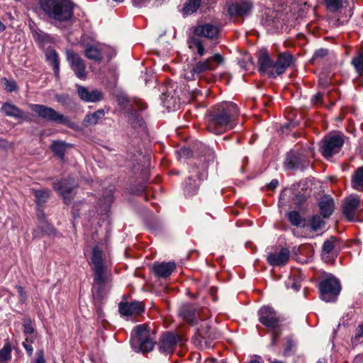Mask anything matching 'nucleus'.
I'll list each match as a JSON object with an SVG mask.
<instances>
[{
	"mask_svg": "<svg viewBox=\"0 0 363 363\" xmlns=\"http://www.w3.org/2000/svg\"><path fill=\"white\" fill-rule=\"evenodd\" d=\"M239 115L237 106L231 102H223L214 106L208 116L207 130L220 135L234 128Z\"/></svg>",
	"mask_w": 363,
	"mask_h": 363,
	"instance_id": "f257e3e1",
	"label": "nucleus"
},
{
	"mask_svg": "<svg viewBox=\"0 0 363 363\" xmlns=\"http://www.w3.org/2000/svg\"><path fill=\"white\" fill-rule=\"evenodd\" d=\"M106 241L99 242L92 251L91 262L94 265V283L92 286L93 295L95 298H101L110 289L111 275L106 272L104 265Z\"/></svg>",
	"mask_w": 363,
	"mask_h": 363,
	"instance_id": "f03ea898",
	"label": "nucleus"
},
{
	"mask_svg": "<svg viewBox=\"0 0 363 363\" xmlns=\"http://www.w3.org/2000/svg\"><path fill=\"white\" fill-rule=\"evenodd\" d=\"M219 35L220 29L216 25L212 23L199 24L194 27L192 34L188 38V47L193 52L202 57L205 55L206 50L204 48L205 40L201 38L216 40Z\"/></svg>",
	"mask_w": 363,
	"mask_h": 363,
	"instance_id": "7ed1b4c3",
	"label": "nucleus"
},
{
	"mask_svg": "<svg viewBox=\"0 0 363 363\" xmlns=\"http://www.w3.org/2000/svg\"><path fill=\"white\" fill-rule=\"evenodd\" d=\"M179 315L184 320L192 325H198L199 320L202 323L197 329L198 335L202 338L209 337L208 330L210 329L207 319L210 317V312L207 308H197L195 306L183 304L179 310Z\"/></svg>",
	"mask_w": 363,
	"mask_h": 363,
	"instance_id": "20e7f679",
	"label": "nucleus"
},
{
	"mask_svg": "<svg viewBox=\"0 0 363 363\" xmlns=\"http://www.w3.org/2000/svg\"><path fill=\"white\" fill-rule=\"evenodd\" d=\"M42 10L51 18L67 22L72 20L73 9L69 0H40Z\"/></svg>",
	"mask_w": 363,
	"mask_h": 363,
	"instance_id": "39448f33",
	"label": "nucleus"
},
{
	"mask_svg": "<svg viewBox=\"0 0 363 363\" xmlns=\"http://www.w3.org/2000/svg\"><path fill=\"white\" fill-rule=\"evenodd\" d=\"M28 106L36 116L46 121L62 124L72 129L77 128V125L71 121L69 118L60 113L51 107L35 104H30Z\"/></svg>",
	"mask_w": 363,
	"mask_h": 363,
	"instance_id": "423d86ee",
	"label": "nucleus"
},
{
	"mask_svg": "<svg viewBox=\"0 0 363 363\" xmlns=\"http://www.w3.org/2000/svg\"><path fill=\"white\" fill-rule=\"evenodd\" d=\"M154 339L153 335L150 334V329L146 325H139L133 329L131 345L136 351L147 352L154 347Z\"/></svg>",
	"mask_w": 363,
	"mask_h": 363,
	"instance_id": "0eeeda50",
	"label": "nucleus"
},
{
	"mask_svg": "<svg viewBox=\"0 0 363 363\" xmlns=\"http://www.w3.org/2000/svg\"><path fill=\"white\" fill-rule=\"evenodd\" d=\"M312 149L307 147L301 150H291L287 153L284 167L288 169H303L308 166V155Z\"/></svg>",
	"mask_w": 363,
	"mask_h": 363,
	"instance_id": "6e6552de",
	"label": "nucleus"
},
{
	"mask_svg": "<svg viewBox=\"0 0 363 363\" xmlns=\"http://www.w3.org/2000/svg\"><path fill=\"white\" fill-rule=\"evenodd\" d=\"M319 290L323 300L334 301L340 291V284L336 278L329 277L320 283Z\"/></svg>",
	"mask_w": 363,
	"mask_h": 363,
	"instance_id": "1a4fd4ad",
	"label": "nucleus"
},
{
	"mask_svg": "<svg viewBox=\"0 0 363 363\" xmlns=\"http://www.w3.org/2000/svg\"><path fill=\"white\" fill-rule=\"evenodd\" d=\"M53 189L63 198L65 203H69L75 194L74 189L77 187V183L72 179H61L55 181Z\"/></svg>",
	"mask_w": 363,
	"mask_h": 363,
	"instance_id": "9d476101",
	"label": "nucleus"
},
{
	"mask_svg": "<svg viewBox=\"0 0 363 363\" xmlns=\"http://www.w3.org/2000/svg\"><path fill=\"white\" fill-rule=\"evenodd\" d=\"M343 144L344 139L342 135H335L333 136H327L323 140L321 152L325 158L329 159L332 157L333 155L340 152Z\"/></svg>",
	"mask_w": 363,
	"mask_h": 363,
	"instance_id": "9b49d317",
	"label": "nucleus"
},
{
	"mask_svg": "<svg viewBox=\"0 0 363 363\" xmlns=\"http://www.w3.org/2000/svg\"><path fill=\"white\" fill-rule=\"evenodd\" d=\"M259 321L269 330L279 328L281 319L273 308L264 306L258 311Z\"/></svg>",
	"mask_w": 363,
	"mask_h": 363,
	"instance_id": "f8f14e48",
	"label": "nucleus"
},
{
	"mask_svg": "<svg viewBox=\"0 0 363 363\" xmlns=\"http://www.w3.org/2000/svg\"><path fill=\"white\" fill-rule=\"evenodd\" d=\"M224 58L220 54H215L213 56L207 58L206 60L199 61L193 66V72H196L200 77L201 74L216 69L221 65Z\"/></svg>",
	"mask_w": 363,
	"mask_h": 363,
	"instance_id": "ddd939ff",
	"label": "nucleus"
},
{
	"mask_svg": "<svg viewBox=\"0 0 363 363\" xmlns=\"http://www.w3.org/2000/svg\"><path fill=\"white\" fill-rule=\"evenodd\" d=\"M360 207V199L357 196H350L346 198L342 204V213L349 220L357 218V211Z\"/></svg>",
	"mask_w": 363,
	"mask_h": 363,
	"instance_id": "4468645a",
	"label": "nucleus"
},
{
	"mask_svg": "<svg viewBox=\"0 0 363 363\" xmlns=\"http://www.w3.org/2000/svg\"><path fill=\"white\" fill-rule=\"evenodd\" d=\"M67 58L75 75L79 79H85L86 77V66L79 55L72 51H67Z\"/></svg>",
	"mask_w": 363,
	"mask_h": 363,
	"instance_id": "2eb2a0df",
	"label": "nucleus"
},
{
	"mask_svg": "<svg viewBox=\"0 0 363 363\" xmlns=\"http://www.w3.org/2000/svg\"><path fill=\"white\" fill-rule=\"evenodd\" d=\"M293 56L289 52L280 53L274 65V71H271V77L275 78L282 74L291 65Z\"/></svg>",
	"mask_w": 363,
	"mask_h": 363,
	"instance_id": "dca6fc26",
	"label": "nucleus"
},
{
	"mask_svg": "<svg viewBox=\"0 0 363 363\" xmlns=\"http://www.w3.org/2000/svg\"><path fill=\"white\" fill-rule=\"evenodd\" d=\"M179 337L174 333H168L164 334L160 339L159 343V351L161 353L168 354L174 352Z\"/></svg>",
	"mask_w": 363,
	"mask_h": 363,
	"instance_id": "f3484780",
	"label": "nucleus"
},
{
	"mask_svg": "<svg viewBox=\"0 0 363 363\" xmlns=\"http://www.w3.org/2000/svg\"><path fill=\"white\" fill-rule=\"evenodd\" d=\"M290 257V252L288 248L283 247L279 251L269 252L267 260L271 266H284L285 265Z\"/></svg>",
	"mask_w": 363,
	"mask_h": 363,
	"instance_id": "a211bd4d",
	"label": "nucleus"
},
{
	"mask_svg": "<svg viewBox=\"0 0 363 363\" xmlns=\"http://www.w3.org/2000/svg\"><path fill=\"white\" fill-rule=\"evenodd\" d=\"M77 94L79 98L85 102L96 103L104 99V94L98 89L89 90L85 86H79Z\"/></svg>",
	"mask_w": 363,
	"mask_h": 363,
	"instance_id": "6ab92c4d",
	"label": "nucleus"
},
{
	"mask_svg": "<svg viewBox=\"0 0 363 363\" xmlns=\"http://www.w3.org/2000/svg\"><path fill=\"white\" fill-rule=\"evenodd\" d=\"M196 169V167L192 168V169L190 171L191 176L189 177L188 181L185 182L184 191L185 194L187 195L193 194L198 190L199 184L194 179L195 177H197V179L199 181L203 180L205 178H206L207 174L205 170L200 172L199 175L194 176V173L197 172Z\"/></svg>",
	"mask_w": 363,
	"mask_h": 363,
	"instance_id": "aec40b11",
	"label": "nucleus"
},
{
	"mask_svg": "<svg viewBox=\"0 0 363 363\" xmlns=\"http://www.w3.org/2000/svg\"><path fill=\"white\" fill-rule=\"evenodd\" d=\"M252 7V3L250 1L241 0L230 5L228 13L231 16H244L250 12Z\"/></svg>",
	"mask_w": 363,
	"mask_h": 363,
	"instance_id": "412c9836",
	"label": "nucleus"
},
{
	"mask_svg": "<svg viewBox=\"0 0 363 363\" xmlns=\"http://www.w3.org/2000/svg\"><path fill=\"white\" fill-rule=\"evenodd\" d=\"M143 311V305L139 301L121 303L119 304V312L123 315L128 316L135 314H140Z\"/></svg>",
	"mask_w": 363,
	"mask_h": 363,
	"instance_id": "4be33fe9",
	"label": "nucleus"
},
{
	"mask_svg": "<svg viewBox=\"0 0 363 363\" xmlns=\"http://www.w3.org/2000/svg\"><path fill=\"white\" fill-rule=\"evenodd\" d=\"M175 268L176 264L174 262H161L154 264L152 270L158 277L167 278L172 273Z\"/></svg>",
	"mask_w": 363,
	"mask_h": 363,
	"instance_id": "5701e85b",
	"label": "nucleus"
},
{
	"mask_svg": "<svg viewBox=\"0 0 363 363\" xmlns=\"http://www.w3.org/2000/svg\"><path fill=\"white\" fill-rule=\"evenodd\" d=\"M320 211L323 218L330 217L334 211L335 205L333 199L330 196L323 197L318 203Z\"/></svg>",
	"mask_w": 363,
	"mask_h": 363,
	"instance_id": "b1692460",
	"label": "nucleus"
},
{
	"mask_svg": "<svg viewBox=\"0 0 363 363\" xmlns=\"http://www.w3.org/2000/svg\"><path fill=\"white\" fill-rule=\"evenodd\" d=\"M1 109L4 111V113L8 116L13 117L18 119L27 120L26 113L22 110H21L20 108H18L17 106L12 104H4Z\"/></svg>",
	"mask_w": 363,
	"mask_h": 363,
	"instance_id": "393cba45",
	"label": "nucleus"
},
{
	"mask_svg": "<svg viewBox=\"0 0 363 363\" xmlns=\"http://www.w3.org/2000/svg\"><path fill=\"white\" fill-rule=\"evenodd\" d=\"M258 63L260 71L268 72L271 76V71H274V62L267 52H262L259 56Z\"/></svg>",
	"mask_w": 363,
	"mask_h": 363,
	"instance_id": "a878e982",
	"label": "nucleus"
},
{
	"mask_svg": "<svg viewBox=\"0 0 363 363\" xmlns=\"http://www.w3.org/2000/svg\"><path fill=\"white\" fill-rule=\"evenodd\" d=\"M337 245V240L335 237H330L325 240L322 247V258L325 262L330 260V254Z\"/></svg>",
	"mask_w": 363,
	"mask_h": 363,
	"instance_id": "bb28decb",
	"label": "nucleus"
},
{
	"mask_svg": "<svg viewBox=\"0 0 363 363\" xmlns=\"http://www.w3.org/2000/svg\"><path fill=\"white\" fill-rule=\"evenodd\" d=\"M47 60L52 66L55 76L57 77L60 73V60L57 53L55 50L48 48L45 51Z\"/></svg>",
	"mask_w": 363,
	"mask_h": 363,
	"instance_id": "cd10ccee",
	"label": "nucleus"
},
{
	"mask_svg": "<svg viewBox=\"0 0 363 363\" xmlns=\"http://www.w3.org/2000/svg\"><path fill=\"white\" fill-rule=\"evenodd\" d=\"M351 184L356 191L363 192V166L358 167L353 173Z\"/></svg>",
	"mask_w": 363,
	"mask_h": 363,
	"instance_id": "c85d7f7f",
	"label": "nucleus"
},
{
	"mask_svg": "<svg viewBox=\"0 0 363 363\" xmlns=\"http://www.w3.org/2000/svg\"><path fill=\"white\" fill-rule=\"evenodd\" d=\"M105 115L103 109H99L94 113L86 114L83 120V125L85 127L95 125L98 123L99 120L102 118Z\"/></svg>",
	"mask_w": 363,
	"mask_h": 363,
	"instance_id": "c756f323",
	"label": "nucleus"
},
{
	"mask_svg": "<svg viewBox=\"0 0 363 363\" xmlns=\"http://www.w3.org/2000/svg\"><path fill=\"white\" fill-rule=\"evenodd\" d=\"M84 53L86 57L91 60L100 62L103 59V55L101 50L96 45H88Z\"/></svg>",
	"mask_w": 363,
	"mask_h": 363,
	"instance_id": "7c9ffc66",
	"label": "nucleus"
},
{
	"mask_svg": "<svg viewBox=\"0 0 363 363\" xmlns=\"http://www.w3.org/2000/svg\"><path fill=\"white\" fill-rule=\"evenodd\" d=\"M33 194L35 197V202L38 206L43 205L49 199L51 191L48 189H42L39 190H33Z\"/></svg>",
	"mask_w": 363,
	"mask_h": 363,
	"instance_id": "2f4dec72",
	"label": "nucleus"
},
{
	"mask_svg": "<svg viewBox=\"0 0 363 363\" xmlns=\"http://www.w3.org/2000/svg\"><path fill=\"white\" fill-rule=\"evenodd\" d=\"M162 100L164 106L168 109H175L179 105V99L177 97L170 96L169 94H163Z\"/></svg>",
	"mask_w": 363,
	"mask_h": 363,
	"instance_id": "473e14b6",
	"label": "nucleus"
},
{
	"mask_svg": "<svg viewBox=\"0 0 363 363\" xmlns=\"http://www.w3.org/2000/svg\"><path fill=\"white\" fill-rule=\"evenodd\" d=\"M201 0H188L184 4L183 12L186 15H190L198 10L201 5Z\"/></svg>",
	"mask_w": 363,
	"mask_h": 363,
	"instance_id": "72a5a7b5",
	"label": "nucleus"
},
{
	"mask_svg": "<svg viewBox=\"0 0 363 363\" xmlns=\"http://www.w3.org/2000/svg\"><path fill=\"white\" fill-rule=\"evenodd\" d=\"M113 189H106L102 194V198H101L99 200L100 205L104 206V210H106L109 207L110 204L113 202Z\"/></svg>",
	"mask_w": 363,
	"mask_h": 363,
	"instance_id": "f704fd0d",
	"label": "nucleus"
},
{
	"mask_svg": "<svg viewBox=\"0 0 363 363\" xmlns=\"http://www.w3.org/2000/svg\"><path fill=\"white\" fill-rule=\"evenodd\" d=\"M287 217L291 225L298 227L304 224V219L298 211H292L287 213Z\"/></svg>",
	"mask_w": 363,
	"mask_h": 363,
	"instance_id": "c9c22d12",
	"label": "nucleus"
},
{
	"mask_svg": "<svg viewBox=\"0 0 363 363\" xmlns=\"http://www.w3.org/2000/svg\"><path fill=\"white\" fill-rule=\"evenodd\" d=\"M69 146L68 144L65 142L56 140L54 141L52 144L51 149L53 152L57 154L59 156H62L66 148Z\"/></svg>",
	"mask_w": 363,
	"mask_h": 363,
	"instance_id": "e433bc0d",
	"label": "nucleus"
},
{
	"mask_svg": "<svg viewBox=\"0 0 363 363\" xmlns=\"http://www.w3.org/2000/svg\"><path fill=\"white\" fill-rule=\"evenodd\" d=\"M324 225V220L318 215L313 216L309 223V225L313 231H317L321 229Z\"/></svg>",
	"mask_w": 363,
	"mask_h": 363,
	"instance_id": "4c0bfd02",
	"label": "nucleus"
},
{
	"mask_svg": "<svg viewBox=\"0 0 363 363\" xmlns=\"http://www.w3.org/2000/svg\"><path fill=\"white\" fill-rule=\"evenodd\" d=\"M11 357V347L9 343L4 345L0 350V362L8 361Z\"/></svg>",
	"mask_w": 363,
	"mask_h": 363,
	"instance_id": "58836bf2",
	"label": "nucleus"
},
{
	"mask_svg": "<svg viewBox=\"0 0 363 363\" xmlns=\"http://www.w3.org/2000/svg\"><path fill=\"white\" fill-rule=\"evenodd\" d=\"M352 64L359 74L363 75V54H360L354 57L352 59Z\"/></svg>",
	"mask_w": 363,
	"mask_h": 363,
	"instance_id": "ea45409f",
	"label": "nucleus"
},
{
	"mask_svg": "<svg viewBox=\"0 0 363 363\" xmlns=\"http://www.w3.org/2000/svg\"><path fill=\"white\" fill-rule=\"evenodd\" d=\"M325 4L327 9L332 12H335L342 7V0H325Z\"/></svg>",
	"mask_w": 363,
	"mask_h": 363,
	"instance_id": "a19ab883",
	"label": "nucleus"
},
{
	"mask_svg": "<svg viewBox=\"0 0 363 363\" xmlns=\"http://www.w3.org/2000/svg\"><path fill=\"white\" fill-rule=\"evenodd\" d=\"M23 332L25 334H32L34 332V328L32 321L29 318H25L23 323Z\"/></svg>",
	"mask_w": 363,
	"mask_h": 363,
	"instance_id": "79ce46f5",
	"label": "nucleus"
},
{
	"mask_svg": "<svg viewBox=\"0 0 363 363\" xmlns=\"http://www.w3.org/2000/svg\"><path fill=\"white\" fill-rule=\"evenodd\" d=\"M328 51L327 49H324V48L318 49L314 52L313 56L312 57L311 61L313 62L317 59H319V58L322 59L324 57H325L328 55Z\"/></svg>",
	"mask_w": 363,
	"mask_h": 363,
	"instance_id": "37998d69",
	"label": "nucleus"
},
{
	"mask_svg": "<svg viewBox=\"0 0 363 363\" xmlns=\"http://www.w3.org/2000/svg\"><path fill=\"white\" fill-rule=\"evenodd\" d=\"M184 77L185 79L187 81H192V80H195L196 79H200V77L198 76L197 73L193 72V67L189 70L185 71V72L184 74Z\"/></svg>",
	"mask_w": 363,
	"mask_h": 363,
	"instance_id": "c03bdc74",
	"label": "nucleus"
},
{
	"mask_svg": "<svg viewBox=\"0 0 363 363\" xmlns=\"http://www.w3.org/2000/svg\"><path fill=\"white\" fill-rule=\"evenodd\" d=\"M4 85L6 86V89L11 92L16 89L17 85L15 81L13 80H8L7 79L4 78Z\"/></svg>",
	"mask_w": 363,
	"mask_h": 363,
	"instance_id": "a18cd8bd",
	"label": "nucleus"
},
{
	"mask_svg": "<svg viewBox=\"0 0 363 363\" xmlns=\"http://www.w3.org/2000/svg\"><path fill=\"white\" fill-rule=\"evenodd\" d=\"M39 228H40L42 229V231L43 233H48V234H52L55 231L52 226H51L48 223L44 222V221L41 222Z\"/></svg>",
	"mask_w": 363,
	"mask_h": 363,
	"instance_id": "49530a36",
	"label": "nucleus"
},
{
	"mask_svg": "<svg viewBox=\"0 0 363 363\" xmlns=\"http://www.w3.org/2000/svg\"><path fill=\"white\" fill-rule=\"evenodd\" d=\"M116 101L118 105L123 108L127 107L129 102L128 98L122 94L117 96Z\"/></svg>",
	"mask_w": 363,
	"mask_h": 363,
	"instance_id": "de8ad7c7",
	"label": "nucleus"
},
{
	"mask_svg": "<svg viewBox=\"0 0 363 363\" xmlns=\"http://www.w3.org/2000/svg\"><path fill=\"white\" fill-rule=\"evenodd\" d=\"M362 337H363V323L359 325L356 329L354 342H359Z\"/></svg>",
	"mask_w": 363,
	"mask_h": 363,
	"instance_id": "09e8293b",
	"label": "nucleus"
},
{
	"mask_svg": "<svg viewBox=\"0 0 363 363\" xmlns=\"http://www.w3.org/2000/svg\"><path fill=\"white\" fill-rule=\"evenodd\" d=\"M13 146V143L6 139L0 138V150H8Z\"/></svg>",
	"mask_w": 363,
	"mask_h": 363,
	"instance_id": "8fccbe9b",
	"label": "nucleus"
},
{
	"mask_svg": "<svg viewBox=\"0 0 363 363\" xmlns=\"http://www.w3.org/2000/svg\"><path fill=\"white\" fill-rule=\"evenodd\" d=\"M17 291L20 296V300L21 302H24L26 300L27 296L23 291V289L21 286H16Z\"/></svg>",
	"mask_w": 363,
	"mask_h": 363,
	"instance_id": "3c124183",
	"label": "nucleus"
},
{
	"mask_svg": "<svg viewBox=\"0 0 363 363\" xmlns=\"http://www.w3.org/2000/svg\"><path fill=\"white\" fill-rule=\"evenodd\" d=\"M272 332V345H274L275 343V340L279 337L281 335V331L279 330V328L274 330H271Z\"/></svg>",
	"mask_w": 363,
	"mask_h": 363,
	"instance_id": "603ef678",
	"label": "nucleus"
},
{
	"mask_svg": "<svg viewBox=\"0 0 363 363\" xmlns=\"http://www.w3.org/2000/svg\"><path fill=\"white\" fill-rule=\"evenodd\" d=\"M28 340L26 339V342H23V345L24 348L26 349V350L27 351V352L29 354H31L33 351V348L30 344L28 343Z\"/></svg>",
	"mask_w": 363,
	"mask_h": 363,
	"instance_id": "864d4df0",
	"label": "nucleus"
},
{
	"mask_svg": "<svg viewBox=\"0 0 363 363\" xmlns=\"http://www.w3.org/2000/svg\"><path fill=\"white\" fill-rule=\"evenodd\" d=\"M279 184L277 179H272L270 183L267 185L268 190H274Z\"/></svg>",
	"mask_w": 363,
	"mask_h": 363,
	"instance_id": "5fc2aeb1",
	"label": "nucleus"
},
{
	"mask_svg": "<svg viewBox=\"0 0 363 363\" xmlns=\"http://www.w3.org/2000/svg\"><path fill=\"white\" fill-rule=\"evenodd\" d=\"M150 0H133L134 6L141 7L145 5Z\"/></svg>",
	"mask_w": 363,
	"mask_h": 363,
	"instance_id": "6e6d98bb",
	"label": "nucleus"
},
{
	"mask_svg": "<svg viewBox=\"0 0 363 363\" xmlns=\"http://www.w3.org/2000/svg\"><path fill=\"white\" fill-rule=\"evenodd\" d=\"M293 346H294L293 341L292 340H288L287 341V346H286V350H285V354H288L289 351L291 350V349L292 348Z\"/></svg>",
	"mask_w": 363,
	"mask_h": 363,
	"instance_id": "4d7b16f0",
	"label": "nucleus"
},
{
	"mask_svg": "<svg viewBox=\"0 0 363 363\" xmlns=\"http://www.w3.org/2000/svg\"><path fill=\"white\" fill-rule=\"evenodd\" d=\"M35 363H46L43 354L38 355L35 361Z\"/></svg>",
	"mask_w": 363,
	"mask_h": 363,
	"instance_id": "13d9d810",
	"label": "nucleus"
},
{
	"mask_svg": "<svg viewBox=\"0 0 363 363\" xmlns=\"http://www.w3.org/2000/svg\"><path fill=\"white\" fill-rule=\"evenodd\" d=\"M323 95L320 93H318L314 96V99L315 101H319L322 99Z\"/></svg>",
	"mask_w": 363,
	"mask_h": 363,
	"instance_id": "bf43d9fd",
	"label": "nucleus"
},
{
	"mask_svg": "<svg viewBox=\"0 0 363 363\" xmlns=\"http://www.w3.org/2000/svg\"><path fill=\"white\" fill-rule=\"evenodd\" d=\"M199 94H201V91H200L195 90V91H192L191 95H192V97H196V96H197Z\"/></svg>",
	"mask_w": 363,
	"mask_h": 363,
	"instance_id": "052dcab7",
	"label": "nucleus"
},
{
	"mask_svg": "<svg viewBox=\"0 0 363 363\" xmlns=\"http://www.w3.org/2000/svg\"><path fill=\"white\" fill-rule=\"evenodd\" d=\"M34 237H38L40 236V233L38 232V228L35 230L33 232Z\"/></svg>",
	"mask_w": 363,
	"mask_h": 363,
	"instance_id": "680f3d73",
	"label": "nucleus"
},
{
	"mask_svg": "<svg viewBox=\"0 0 363 363\" xmlns=\"http://www.w3.org/2000/svg\"><path fill=\"white\" fill-rule=\"evenodd\" d=\"M205 363H215V360L213 359H206Z\"/></svg>",
	"mask_w": 363,
	"mask_h": 363,
	"instance_id": "e2e57ef3",
	"label": "nucleus"
},
{
	"mask_svg": "<svg viewBox=\"0 0 363 363\" xmlns=\"http://www.w3.org/2000/svg\"><path fill=\"white\" fill-rule=\"evenodd\" d=\"M293 287L295 289L296 291H298L299 289V286L296 284H294Z\"/></svg>",
	"mask_w": 363,
	"mask_h": 363,
	"instance_id": "0e129e2a",
	"label": "nucleus"
},
{
	"mask_svg": "<svg viewBox=\"0 0 363 363\" xmlns=\"http://www.w3.org/2000/svg\"><path fill=\"white\" fill-rule=\"evenodd\" d=\"M250 363H259V362L257 360H252Z\"/></svg>",
	"mask_w": 363,
	"mask_h": 363,
	"instance_id": "69168bd1",
	"label": "nucleus"
},
{
	"mask_svg": "<svg viewBox=\"0 0 363 363\" xmlns=\"http://www.w3.org/2000/svg\"><path fill=\"white\" fill-rule=\"evenodd\" d=\"M316 363H322V362H320V361H318V362H317Z\"/></svg>",
	"mask_w": 363,
	"mask_h": 363,
	"instance_id": "338daca9",
	"label": "nucleus"
}]
</instances>
